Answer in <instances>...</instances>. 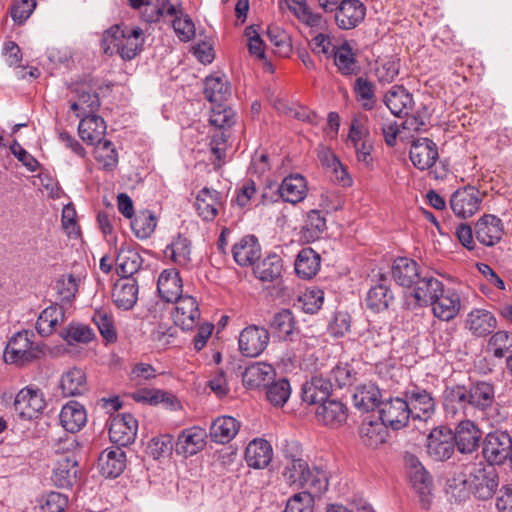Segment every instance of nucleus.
Segmentation results:
<instances>
[{"label": "nucleus", "instance_id": "f257e3e1", "mask_svg": "<svg viewBox=\"0 0 512 512\" xmlns=\"http://www.w3.org/2000/svg\"><path fill=\"white\" fill-rule=\"evenodd\" d=\"M144 41L140 27L117 24L103 33L101 47L105 54L117 53L123 60H132L142 51Z\"/></svg>", "mask_w": 512, "mask_h": 512}, {"label": "nucleus", "instance_id": "f03ea898", "mask_svg": "<svg viewBox=\"0 0 512 512\" xmlns=\"http://www.w3.org/2000/svg\"><path fill=\"white\" fill-rule=\"evenodd\" d=\"M465 487V491H459L456 494V480L449 484L452 494L459 500L465 499L469 493L473 494L477 499L488 500L492 498L499 487V474L495 467L479 462L473 465L467 476L460 481Z\"/></svg>", "mask_w": 512, "mask_h": 512}, {"label": "nucleus", "instance_id": "7ed1b4c3", "mask_svg": "<svg viewBox=\"0 0 512 512\" xmlns=\"http://www.w3.org/2000/svg\"><path fill=\"white\" fill-rule=\"evenodd\" d=\"M283 476L289 485H297L311 496L322 494L329 485L327 472L322 467L309 465L301 458H292L285 466Z\"/></svg>", "mask_w": 512, "mask_h": 512}, {"label": "nucleus", "instance_id": "20e7f679", "mask_svg": "<svg viewBox=\"0 0 512 512\" xmlns=\"http://www.w3.org/2000/svg\"><path fill=\"white\" fill-rule=\"evenodd\" d=\"M34 334L28 330L14 334L4 351V359L7 363L23 366L40 357L42 349L33 342Z\"/></svg>", "mask_w": 512, "mask_h": 512}, {"label": "nucleus", "instance_id": "39448f33", "mask_svg": "<svg viewBox=\"0 0 512 512\" xmlns=\"http://www.w3.org/2000/svg\"><path fill=\"white\" fill-rule=\"evenodd\" d=\"M402 397L411 410L412 419L426 422L435 414L436 400L428 388L411 382L402 391Z\"/></svg>", "mask_w": 512, "mask_h": 512}, {"label": "nucleus", "instance_id": "423d86ee", "mask_svg": "<svg viewBox=\"0 0 512 512\" xmlns=\"http://www.w3.org/2000/svg\"><path fill=\"white\" fill-rule=\"evenodd\" d=\"M512 454V438L506 431L488 433L482 442V455L487 465H502Z\"/></svg>", "mask_w": 512, "mask_h": 512}, {"label": "nucleus", "instance_id": "0eeeda50", "mask_svg": "<svg viewBox=\"0 0 512 512\" xmlns=\"http://www.w3.org/2000/svg\"><path fill=\"white\" fill-rule=\"evenodd\" d=\"M404 463L411 485L420 496L422 506L428 508L433 485L432 478L415 455L406 453L404 455Z\"/></svg>", "mask_w": 512, "mask_h": 512}, {"label": "nucleus", "instance_id": "6e6552de", "mask_svg": "<svg viewBox=\"0 0 512 512\" xmlns=\"http://www.w3.org/2000/svg\"><path fill=\"white\" fill-rule=\"evenodd\" d=\"M442 398L446 417L464 418L473 416L467 386L461 384L447 385Z\"/></svg>", "mask_w": 512, "mask_h": 512}, {"label": "nucleus", "instance_id": "1a4fd4ad", "mask_svg": "<svg viewBox=\"0 0 512 512\" xmlns=\"http://www.w3.org/2000/svg\"><path fill=\"white\" fill-rule=\"evenodd\" d=\"M269 341L270 333L265 327L249 325L240 332L239 350L246 357H257L267 348Z\"/></svg>", "mask_w": 512, "mask_h": 512}, {"label": "nucleus", "instance_id": "9d476101", "mask_svg": "<svg viewBox=\"0 0 512 512\" xmlns=\"http://www.w3.org/2000/svg\"><path fill=\"white\" fill-rule=\"evenodd\" d=\"M379 417L393 430L404 428L412 418L411 410L403 397L390 398L382 401L379 408Z\"/></svg>", "mask_w": 512, "mask_h": 512}, {"label": "nucleus", "instance_id": "9b49d317", "mask_svg": "<svg viewBox=\"0 0 512 512\" xmlns=\"http://www.w3.org/2000/svg\"><path fill=\"white\" fill-rule=\"evenodd\" d=\"M481 202L480 191L470 185L457 189L450 197L453 213L464 219L474 215L479 210Z\"/></svg>", "mask_w": 512, "mask_h": 512}, {"label": "nucleus", "instance_id": "f8f14e48", "mask_svg": "<svg viewBox=\"0 0 512 512\" xmlns=\"http://www.w3.org/2000/svg\"><path fill=\"white\" fill-rule=\"evenodd\" d=\"M13 405L20 418L31 420L42 413L46 403L40 389L25 387L17 393Z\"/></svg>", "mask_w": 512, "mask_h": 512}, {"label": "nucleus", "instance_id": "ddd939ff", "mask_svg": "<svg viewBox=\"0 0 512 512\" xmlns=\"http://www.w3.org/2000/svg\"><path fill=\"white\" fill-rule=\"evenodd\" d=\"M452 436L454 446L461 454H473L480 446L482 432L473 421L464 419L455 427Z\"/></svg>", "mask_w": 512, "mask_h": 512}, {"label": "nucleus", "instance_id": "4468645a", "mask_svg": "<svg viewBox=\"0 0 512 512\" xmlns=\"http://www.w3.org/2000/svg\"><path fill=\"white\" fill-rule=\"evenodd\" d=\"M138 430L136 418L129 413L117 415L111 419L109 426V438L116 447H123L135 441Z\"/></svg>", "mask_w": 512, "mask_h": 512}, {"label": "nucleus", "instance_id": "2eb2a0df", "mask_svg": "<svg viewBox=\"0 0 512 512\" xmlns=\"http://www.w3.org/2000/svg\"><path fill=\"white\" fill-rule=\"evenodd\" d=\"M139 294V285L135 278L126 277L117 280L112 288L111 298L117 309L122 311L132 310Z\"/></svg>", "mask_w": 512, "mask_h": 512}, {"label": "nucleus", "instance_id": "dca6fc26", "mask_svg": "<svg viewBox=\"0 0 512 512\" xmlns=\"http://www.w3.org/2000/svg\"><path fill=\"white\" fill-rule=\"evenodd\" d=\"M412 297L419 307H427L444 288L443 283L430 272L423 271L412 286Z\"/></svg>", "mask_w": 512, "mask_h": 512}, {"label": "nucleus", "instance_id": "f3484780", "mask_svg": "<svg viewBox=\"0 0 512 512\" xmlns=\"http://www.w3.org/2000/svg\"><path fill=\"white\" fill-rule=\"evenodd\" d=\"M452 431L445 427L433 429L428 436L427 452L436 461L449 459L454 452Z\"/></svg>", "mask_w": 512, "mask_h": 512}, {"label": "nucleus", "instance_id": "a211bd4d", "mask_svg": "<svg viewBox=\"0 0 512 512\" xmlns=\"http://www.w3.org/2000/svg\"><path fill=\"white\" fill-rule=\"evenodd\" d=\"M315 417L324 426L339 427L348 418V408L342 401L329 398L316 406Z\"/></svg>", "mask_w": 512, "mask_h": 512}, {"label": "nucleus", "instance_id": "6ab92c4d", "mask_svg": "<svg viewBox=\"0 0 512 512\" xmlns=\"http://www.w3.org/2000/svg\"><path fill=\"white\" fill-rule=\"evenodd\" d=\"M503 232L501 219L492 214L483 215L474 226L476 239L487 247L496 245L502 239Z\"/></svg>", "mask_w": 512, "mask_h": 512}, {"label": "nucleus", "instance_id": "aec40b11", "mask_svg": "<svg viewBox=\"0 0 512 512\" xmlns=\"http://www.w3.org/2000/svg\"><path fill=\"white\" fill-rule=\"evenodd\" d=\"M429 306H432L433 315L442 321L454 319L461 308L459 294L453 289H442V292L433 299Z\"/></svg>", "mask_w": 512, "mask_h": 512}, {"label": "nucleus", "instance_id": "412c9836", "mask_svg": "<svg viewBox=\"0 0 512 512\" xmlns=\"http://www.w3.org/2000/svg\"><path fill=\"white\" fill-rule=\"evenodd\" d=\"M335 12L337 26L342 30H350L364 20L366 7L360 0H344Z\"/></svg>", "mask_w": 512, "mask_h": 512}, {"label": "nucleus", "instance_id": "4be33fe9", "mask_svg": "<svg viewBox=\"0 0 512 512\" xmlns=\"http://www.w3.org/2000/svg\"><path fill=\"white\" fill-rule=\"evenodd\" d=\"M409 157L416 168L426 170L431 168L438 159V149L432 140L420 138L412 143Z\"/></svg>", "mask_w": 512, "mask_h": 512}, {"label": "nucleus", "instance_id": "5701e85b", "mask_svg": "<svg viewBox=\"0 0 512 512\" xmlns=\"http://www.w3.org/2000/svg\"><path fill=\"white\" fill-rule=\"evenodd\" d=\"M234 261L241 267L252 266L260 259L261 246L254 235H246L232 247Z\"/></svg>", "mask_w": 512, "mask_h": 512}, {"label": "nucleus", "instance_id": "b1692460", "mask_svg": "<svg viewBox=\"0 0 512 512\" xmlns=\"http://www.w3.org/2000/svg\"><path fill=\"white\" fill-rule=\"evenodd\" d=\"M176 307L173 314L174 323L182 330H191L195 327L200 317V311L196 299L190 295L182 296L175 301Z\"/></svg>", "mask_w": 512, "mask_h": 512}, {"label": "nucleus", "instance_id": "393cba45", "mask_svg": "<svg viewBox=\"0 0 512 512\" xmlns=\"http://www.w3.org/2000/svg\"><path fill=\"white\" fill-rule=\"evenodd\" d=\"M387 425L380 417L366 416L363 418L359 435L363 443L371 448H377L385 443L388 437Z\"/></svg>", "mask_w": 512, "mask_h": 512}, {"label": "nucleus", "instance_id": "a878e982", "mask_svg": "<svg viewBox=\"0 0 512 512\" xmlns=\"http://www.w3.org/2000/svg\"><path fill=\"white\" fill-rule=\"evenodd\" d=\"M423 270L418 263L407 257H398L391 267V275L396 284L406 288H412Z\"/></svg>", "mask_w": 512, "mask_h": 512}, {"label": "nucleus", "instance_id": "bb28decb", "mask_svg": "<svg viewBox=\"0 0 512 512\" xmlns=\"http://www.w3.org/2000/svg\"><path fill=\"white\" fill-rule=\"evenodd\" d=\"M333 384L322 376H313L302 385L301 399L308 405H318L329 399Z\"/></svg>", "mask_w": 512, "mask_h": 512}, {"label": "nucleus", "instance_id": "cd10ccee", "mask_svg": "<svg viewBox=\"0 0 512 512\" xmlns=\"http://www.w3.org/2000/svg\"><path fill=\"white\" fill-rule=\"evenodd\" d=\"M98 467L106 478H116L126 467V454L120 447L105 449L98 457Z\"/></svg>", "mask_w": 512, "mask_h": 512}, {"label": "nucleus", "instance_id": "c85d7f7f", "mask_svg": "<svg viewBox=\"0 0 512 512\" xmlns=\"http://www.w3.org/2000/svg\"><path fill=\"white\" fill-rule=\"evenodd\" d=\"M207 434L200 427H191L183 430L176 441V452L185 457L193 456L205 446Z\"/></svg>", "mask_w": 512, "mask_h": 512}, {"label": "nucleus", "instance_id": "c756f323", "mask_svg": "<svg viewBox=\"0 0 512 512\" xmlns=\"http://www.w3.org/2000/svg\"><path fill=\"white\" fill-rule=\"evenodd\" d=\"M273 457V449L267 440L256 438L249 442L245 449V461L254 469H264Z\"/></svg>", "mask_w": 512, "mask_h": 512}, {"label": "nucleus", "instance_id": "7c9ffc66", "mask_svg": "<svg viewBox=\"0 0 512 512\" xmlns=\"http://www.w3.org/2000/svg\"><path fill=\"white\" fill-rule=\"evenodd\" d=\"M468 398L474 415L476 411H485L495 399V390L491 383L478 381L467 386Z\"/></svg>", "mask_w": 512, "mask_h": 512}, {"label": "nucleus", "instance_id": "2f4dec72", "mask_svg": "<svg viewBox=\"0 0 512 512\" xmlns=\"http://www.w3.org/2000/svg\"><path fill=\"white\" fill-rule=\"evenodd\" d=\"M157 290L165 302H175L182 297V280L176 269H166L158 277Z\"/></svg>", "mask_w": 512, "mask_h": 512}, {"label": "nucleus", "instance_id": "473e14b6", "mask_svg": "<svg viewBox=\"0 0 512 512\" xmlns=\"http://www.w3.org/2000/svg\"><path fill=\"white\" fill-rule=\"evenodd\" d=\"M277 192L283 201L292 204L299 203L307 195L306 180L300 174H291L283 179Z\"/></svg>", "mask_w": 512, "mask_h": 512}, {"label": "nucleus", "instance_id": "72a5a7b5", "mask_svg": "<svg viewBox=\"0 0 512 512\" xmlns=\"http://www.w3.org/2000/svg\"><path fill=\"white\" fill-rule=\"evenodd\" d=\"M276 375L275 369L271 364L265 362H255L248 367L242 375L244 386L256 389L261 386H267Z\"/></svg>", "mask_w": 512, "mask_h": 512}, {"label": "nucleus", "instance_id": "f704fd0d", "mask_svg": "<svg viewBox=\"0 0 512 512\" xmlns=\"http://www.w3.org/2000/svg\"><path fill=\"white\" fill-rule=\"evenodd\" d=\"M352 400L356 409L362 412H370L376 407L380 408L382 403L381 391L371 382L360 384L356 386Z\"/></svg>", "mask_w": 512, "mask_h": 512}, {"label": "nucleus", "instance_id": "c9c22d12", "mask_svg": "<svg viewBox=\"0 0 512 512\" xmlns=\"http://www.w3.org/2000/svg\"><path fill=\"white\" fill-rule=\"evenodd\" d=\"M384 103L390 112L397 116H407L414 101L412 95L403 87L395 85L384 96Z\"/></svg>", "mask_w": 512, "mask_h": 512}, {"label": "nucleus", "instance_id": "e433bc0d", "mask_svg": "<svg viewBox=\"0 0 512 512\" xmlns=\"http://www.w3.org/2000/svg\"><path fill=\"white\" fill-rule=\"evenodd\" d=\"M497 326L495 316L486 309L475 308L467 315L466 327L477 337L489 335Z\"/></svg>", "mask_w": 512, "mask_h": 512}, {"label": "nucleus", "instance_id": "4c0bfd02", "mask_svg": "<svg viewBox=\"0 0 512 512\" xmlns=\"http://www.w3.org/2000/svg\"><path fill=\"white\" fill-rule=\"evenodd\" d=\"M59 418L66 431L76 433L86 425L87 413L82 404L70 401L62 407Z\"/></svg>", "mask_w": 512, "mask_h": 512}, {"label": "nucleus", "instance_id": "58836bf2", "mask_svg": "<svg viewBox=\"0 0 512 512\" xmlns=\"http://www.w3.org/2000/svg\"><path fill=\"white\" fill-rule=\"evenodd\" d=\"M221 194L214 189L203 188L198 192L195 207L198 215L205 221H212L221 207Z\"/></svg>", "mask_w": 512, "mask_h": 512}, {"label": "nucleus", "instance_id": "ea45409f", "mask_svg": "<svg viewBox=\"0 0 512 512\" xmlns=\"http://www.w3.org/2000/svg\"><path fill=\"white\" fill-rule=\"evenodd\" d=\"M239 429L240 423L234 417L220 416L211 423L209 436L215 443L226 444L237 435Z\"/></svg>", "mask_w": 512, "mask_h": 512}, {"label": "nucleus", "instance_id": "a19ab883", "mask_svg": "<svg viewBox=\"0 0 512 512\" xmlns=\"http://www.w3.org/2000/svg\"><path fill=\"white\" fill-rule=\"evenodd\" d=\"M153 8H145L142 19L148 23H156L162 17L169 16L173 19L180 17L184 12L180 0H155Z\"/></svg>", "mask_w": 512, "mask_h": 512}, {"label": "nucleus", "instance_id": "79ce46f5", "mask_svg": "<svg viewBox=\"0 0 512 512\" xmlns=\"http://www.w3.org/2000/svg\"><path fill=\"white\" fill-rule=\"evenodd\" d=\"M282 271L283 261L276 253L267 255L264 259L256 262L253 267L255 277L262 282L277 280L281 276Z\"/></svg>", "mask_w": 512, "mask_h": 512}, {"label": "nucleus", "instance_id": "37998d69", "mask_svg": "<svg viewBox=\"0 0 512 512\" xmlns=\"http://www.w3.org/2000/svg\"><path fill=\"white\" fill-rule=\"evenodd\" d=\"M321 264L320 254L312 248H303L295 260V272L302 279H311L319 271Z\"/></svg>", "mask_w": 512, "mask_h": 512}, {"label": "nucleus", "instance_id": "c03bdc74", "mask_svg": "<svg viewBox=\"0 0 512 512\" xmlns=\"http://www.w3.org/2000/svg\"><path fill=\"white\" fill-rule=\"evenodd\" d=\"M65 312L62 306L51 305L45 308L36 321L37 333L42 337L52 335L56 327L64 321Z\"/></svg>", "mask_w": 512, "mask_h": 512}, {"label": "nucleus", "instance_id": "a18cd8bd", "mask_svg": "<svg viewBox=\"0 0 512 512\" xmlns=\"http://www.w3.org/2000/svg\"><path fill=\"white\" fill-rule=\"evenodd\" d=\"M77 474L76 459L64 456L53 470L52 481L59 488H69L76 482Z\"/></svg>", "mask_w": 512, "mask_h": 512}, {"label": "nucleus", "instance_id": "49530a36", "mask_svg": "<svg viewBox=\"0 0 512 512\" xmlns=\"http://www.w3.org/2000/svg\"><path fill=\"white\" fill-rule=\"evenodd\" d=\"M60 389L65 397L83 394L87 389L85 373L78 368H72L62 374Z\"/></svg>", "mask_w": 512, "mask_h": 512}, {"label": "nucleus", "instance_id": "de8ad7c7", "mask_svg": "<svg viewBox=\"0 0 512 512\" xmlns=\"http://www.w3.org/2000/svg\"><path fill=\"white\" fill-rule=\"evenodd\" d=\"M393 301L391 289L383 282L372 286L367 292L366 306L373 312L379 313L388 309Z\"/></svg>", "mask_w": 512, "mask_h": 512}, {"label": "nucleus", "instance_id": "09e8293b", "mask_svg": "<svg viewBox=\"0 0 512 512\" xmlns=\"http://www.w3.org/2000/svg\"><path fill=\"white\" fill-rule=\"evenodd\" d=\"M326 229V219L318 210H311L300 231V239L306 243L319 240Z\"/></svg>", "mask_w": 512, "mask_h": 512}, {"label": "nucleus", "instance_id": "8fccbe9b", "mask_svg": "<svg viewBox=\"0 0 512 512\" xmlns=\"http://www.w3.org/2000/svg\"><path fill=\"white\" fill-rule=\"evenodd\" d=\"M334 63L339 72L344 76L357 75L360 72V67L355 59V54L348 42H344L339 47H336L332 53Z\"/></svg>", "mask_w": 512, "mask_h": 512}, {"label": "nucleus", "instance_id": "3c124183", "mask_svg": "<svg viewBox=\"0 0 512 512\" xmlns=\"http://www.w3.org/2000/svg\"><path fill=\"white\" fill-rule=\"evenodd\" d=\"M164 254L175 264L188 267L191 262V242L186 237L178 235L166 246Z\"/></svg>", "mask_w": 512, "mask_h": 512}, {"label": "nucleus", "instance_id": "603ef678", "mask_svg": "<svg viewBox=\"0 0 512 512\" xmlns=\"http://www.w3.org/2000/svg\"><path fill=\"white\" fill-rule=\"evenodd\" d=\"M375 90V84L366 77L360 76L355 79L353 85L355 98L365 111H371L377 105Z\"/></svg>", "mask_w": 512, "mask_h": 512}, {"label": "nucleus", "instance_id": "864d4df0", "mask_svg": "<svg viewBox=\"0 0 512 512\" xmlns=\"http://www.w3.org/2000/svg\"><path fill=\"white\" fill-rule=\"evenodd\" d=\"M204 94L213 104L223 103L230 96V86L222 77L209 76L205 80Z\"/></svg>", "mask_w": 512, "mask_h": 512}, {"label": "nucleus", "instance_id": "5fc2aeb1", "mask_svg": "<svg viewBox=\"0 0 512 512\" xmlns=\"http://www.w3.org/2000/svg\"><path fill=\"white\" fill-rule=\"evenodd\" d=\"M141 265L142 258L134 250H122L116 258V271L121 278L132 277Z\"/></svg>", "mask_w": 512, "mask_h": 512}, {"label": "nucleus", "instance_id": "6e6d98bb", "mask_svg": "<svg viewBox=\"0 0 512 512\" xmlns=\"http://www.w3.org/2000/svg\"><path fill=\"white\" fill-rule=\"evenodd\" d=\"M156 226L157 218L150 210H141L131 219V228L139 239L150 237Z\"/></svg>", "mask_w": 512, "mask_h": 512}, {"label": "nucleus", "instance_id": "4d7b16f0", "mask_svg": "<svg viewBox=\"0 0 512 512\" xmlns=\"http://www.w3.org/2000/svg\"><path fill=\"white\" fill-rule=\"evenodd\" d=\"M98 332L105 346L117 343L119 335L114 315L106 310H98Z\"/></svg>", "mask_w": 512, "mask_h": 512}, {"label": "nucleus", "instance_id": "13d9d810", "mask_svg": "<svg viewBox=\"0 0 512 512\" xmlns=\"http://www.w3.org/2000/svg\"><path fill=\"white\" fill-rule=\"evenodd\" d=\"M61 338L69 345L75 343H88L93 340L94 332L86 324L72 322L60 332Z\"/></svg>", "mask_w": 512, "mask_h": 512}, {"label": "nucleus", "instance_id": "bf43d9fd", "mask_svg": "<svg viewBox=\"0 0 512 512\" xmlns=\"http://www.w3.org/2000/svg\"><path fill=\"white\" fill-rule=\"evenodd\" d=\"M291 395V386L286 378L273 381L266 386V398L275 407H283Z\"/></svg>", "mask_w": 512, "mask_h": 512}, {"label": "nucleus", "instance_id": "052dcab7", "mask_svg": "<svg viewBox=\"0 0 512 512\" xmlns=\"http://www.w3.org/2000/svg\"><path fill=\"white\" fill-rule=\"evenodd\" d=\"M118 162L115 145L109 140L98 139V169L111 172L117 167Z\"/></svg>", "mask_w": 512, "mask_h": 512}, {"label": "nucleus", "instance_id": "680f3d73", "mask_svg": "<svg viewBox=\"0 0 512 512\" xmlns=\"http://www.w3.org/2000/svg\"><path fill=\"white\" fill-rule=\"evenodd\" d=\"M270 326L279 339L287 340L295 328V321L292 312L288 309H282L277 312L274 315Z\"/></svg>", "mask_w": 512, "mask_h": 512}, {"label": "nucleus", "instance_id": "e2e57ef3", "mask_svg": "<svg viewBox=\"0 0 512 512\" xmlns=\"http://www.w3.org/2000/svg\"><path fill=\"white\" fill-rule=\"evenodd\" d=\"M487 351L496 358H503L512 353V333L498 331L494 333L487 344Z\"/></svg>", "mask_w": 512, "mask_h": 512}, {"label": "nucleus", "instance_id": "0e129e2a", "mask_svg": "<svg viewBox=\"0 0 512 512\" xmlns=\"http://www.w3.org/2000/svg\"><path fill=\"white\" fill-rule=\"evenodd\" d=\"M357 379V372L349 363H338L329 374L328 380H331L333 386L344 388L351 386Z\"/></svg>", "mask_w": 512, "mask_h": 512}, {"label": "nucleus", "instance_id": "69168bd1", "mask_svg": "<svg viewBox=\"0 0 512 512\" xmlns=\"http://www.w3.org/2000/svg\"><path fill=\"white\" fill-rule=\"evenodd\" d=\"M209 122L218 129L231 127L235 123V113L223 103H215L211 109Z\"/></svg>", "mask_w": 512, "mask_h": 512}, {"label": "nucleus", "instance_id": "338daca9", "mask_svg": "<svg viewBox=\"0 0 512 512\" xmlns=\"http://www.w3.org/2000/svg\"><path fill=\"white\" fill-rule=\"evenodd\" d=\"M313 509V496L308 492H299L287 500L284 512H313Z\"/></svg>", "mask_w": 512, "mask_h": 512}, {"label": "nucleus", "instance_id": "774afa93", "mask_svg": "<svg viewBox=\"0 0 512 512\" xmlns=\"http://www.w3.org/2000/svg\"><path fill=\"white\" fill-rule=\"evenodd\" d=\"M68 505V497L59 492H50L40 501V512H63Z\"/></svg>", "mask_w": 512, "mask_h": 512}]
</instances>
